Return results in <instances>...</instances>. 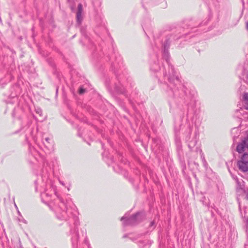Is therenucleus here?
Masks as SVG:
<instances>
[{"mask_svg": "<svg viewBox=\"0 0 248 248\" xmlns=\"http://www.w3.org/2000/svg\"><path fill=\"white\" fill-rule=\"evenodd\" d=\"M246 109H248V105H247V106H245L244 107Z\"/></svg>", "mask_w": 248, "mask_h": 248, "instance_id": "obj_7", "label": "nucleus"}, {"mask_svg": "<svg viewBox=\"0 0 248 248\" xmlns=\"http://www.w3.org/2000/svg\"><path fill=\"white\" fill-rule=\"evenodd\" d=\"M176 79L177 80V81H179V79L178 77H176Z\"/></svg>", "mask_w": 248, "mask_h": 248, "instance_id": "obj_10", "label": "nucleus"}, {"mask_svg": "<svg viewBox=\"0 0 248 248\" xmlns=\"http://www.w3.org/2000/svg\"><path fill=\"white\" fill-rule=\"evenodd\" d=\"M246 140H248V139H246Z\"/></svg>", "mask_w": 248, "mask_h": 248, "instance_id": "obj_11", "label": "nucleus"}, {"mask_svg": "<svg viewBox=\"0 0 248 248\" xmlns=\"http://www.w3.org/2000/svg\"><path fill=\"white\" fill-rule=\"evenodd\" d=\"M237 165L239 170H241L244 172L247 171L248 170V163L239 160L237 162Z\"/></svg>", "mask_w": 248, "mask_h": 248, "instance_id": "obj_2", "label": "nucleus"}, {"mask_svg": "<svg viewBox=\"0 0 248 248\" xmlns=\"http://www.w3.org/2000/svg\"><path fill=\"white\" fill-rule=\"evenodd\" d=\"M246 28H247V29L248 30V22L247 23Z\"/></svg>", "mask_w": 248, "mask_h": 248, "instance_id": "obj_9", "label": "nucleus"}, {"mask_svg": "<svg viewBox=\"0 0 248 248\" xmlns=\"http://www.w3.org/2000/svg\"><path fill=\"white\" fill-rule=\"evenodd\" d=\"M85 92V89L83 88H80L79 90V93L80 94L83 93Z\"/></svg>", "mask_w": 248, "mask_h": 248, "instance_id": "obj_6", "label": "nucleus"}, {"mask_svg": "<svg viewBox=\"0 0 248 248\" xmlns=\"http://www.w3.org/2000/svg\"><path fill=\"white\" fill-rule=\"evenodd\" d=\"M243 99L245 101L248 102V93H245L243 95Z\"/></svg>", "mask_w": 248, "mask_h": 248, "instance_id": "obj_5", "label": "nucleus"}, {"mask_svg": "<svg viewBox=\"0 0 248 248\" xmlns=\"http://www.w3.org/2000/svg\"><path fill=\"white\" fill-rule=\"evenodd\" d=\"M140 216V214H138L135 215V217L136 218L137 217H139Z\"/></svg>", "mask_w": 248, "mask_h": 248, "instance_id": "obj_8", "label": "nucleus"}, {"mask_svg": "<svg viewBox=\"0 0 248 248\" xmlns=\"http://www.w3.org/2000/svg\"><path fill=\"white\" fill-rule=\"evenodd\" d=\"M78 11L77 13V20L79 21L81 19V14L82 13V6L81 4H79L78 5Z\"/></svg>", "mask_w": 248, "mask_h": 248, "instance_id": "obj_3", "label": "nucleus"}, {"mask_svg": "<svg viewBox=\"0 0 248 248\" xmlns=\"http://www.w3.org/2000/svg\"><path fill=\"white\" fill-rule=\"evenodd\" d=\"M236 150L239 153L244 152L240 160L248 163V140H244L238 144Z\"/></svg>", "mask_w": 248, "mask_h": 248, "instance_id": "obj_1", "label": "nucleus"}, {"mask_svg": "<svg viewBox=\"0 0 248 248\" xmlns=\"http://www.w3.org/2000/svg\"><path fill=\"white\" fill-rule=\"evenodd\" d=\"M169 47V46L168 45L167 43H166V44L164 45V55L166 56L167 57H168V48Z\"/></svg>", "mask_w": 248, "mask_h": 248, "instance_id": "obj_4", "label": "nucleus"}]
</instances>
